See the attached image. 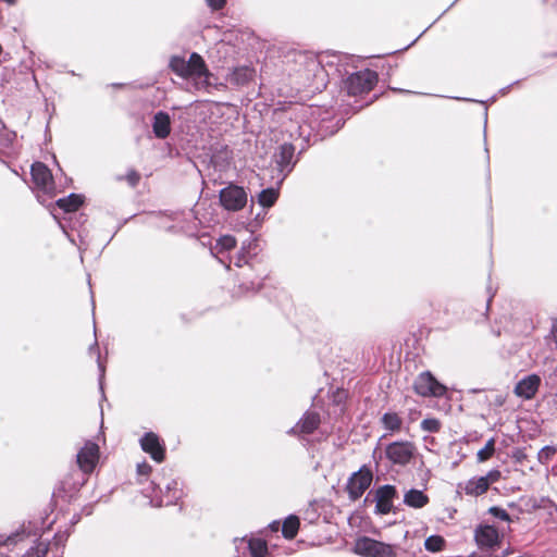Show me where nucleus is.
I'll return each instance as SVG.
<instances>
[{
    "mask_svg": "<svg viewBox=\"0 0 557 557\" xmlns=\"http://www.w3.org/2000/svg\"><path fill=\"white\" fill-rule=\"evenodd\" d=\"M170 69L177 76L185 79L203 78L201 82L196 83L197 88H208L211 85L209 78L212 74L210 73L203 58L197 52H193L188 60H185L184 57H172L170 60Z\"/></svg>",
    "mask_w": 557,
    "mask_h": 557,
    "instance_id": "1",
    "label": "nucleus"
},
{
    "mask_svg": "<svg viewBox=\"0 0 557 557\" xmlns=\"http://www.w3.org/2000/svg\"><path fill=\"white\" fill-rule=\"evenodd\" d=\"M379 76L375 71L366 69L356 72L345 81V88L350 96L369 94L377 84Z\"/></svg>",
    "mask_w": 557,
    "mask_h": 557,
    "instance_id": "2",
    "label": "nucleus"
},
{
    "mask_svg": "<svg viewBox=\"0 0 557 557\" xmlns=\"http://www.w3.org/2000/svg\"><path fill=\"white\" fill-rule=\"evenodd\" d=\"M354 553L362 557H396V550L393 545L368 536H361L356 540Z\"/></svg>",
    "mask_w": 557,
    "mask_h": 557,
    "instance_id": "3",
    "label": "nucleus"
},
{
    "mask_svg": "<svg viewBox=\"0 0 557 557\" xmlns=\"http://www.w3.org/2000/svg\"><path fill=\"white\" fill-rule=\"evenodd\" d=\"M220 203L227 211H239L247 203V193L243 187L230 184L221 189Z\"/></svg>",
    "mask_w": 557,
    "mask_h": 557,
    "instance_id": "4",
    "label": "nucleus"
},
{
    "mask_svg": "<svg viewBox=\"0 0 557 557\" xmlns=\"http://www.w3.org/2000/svg\"><path fill=\"white\" fill-rule=\"evenodd\" d=\"M32 182L35 187L47 195H53L55 184L50 169L42 162H35L30 168Z\"/></svg>",
    "mask_w": 557,
    "mask_h": 557,
    "instance_id": "5",
    "label": "nucleus"
},
{
    "mask_svg": "<svg viewBox=\"0 0 557 557\" xmlns=\"http://www.w3.org/2000/svg\"><path fill=\"white\" fill-rule=\"evenodd\" d=\"M413 388L423 397H442L446 393V386L441 384L430 372H423L416 379Z\"/></svg>",
    "mask_w": 557,
    "mask_h": 557,
    "instance_id": "6",
    "label": "nucleus"
},
{
    "mask_svg": "<svg viewBox=\"0 0 557 557\" xmlns=\"http://www.w3.org/2000/svg\"><path fill=\"white\" fill-rule=\"evenodd\" d=\"M416 451V447L410 442H394L386 448L387 458L396 465L405 466L410 462Z\"/></svg>",
    "mask_w": 557,
    "mask_h": 557,
    "instance_id": "7",
    "label": "nucleus"
},
{
    "mask_svg": "<svg viewBox=\"0 0 557 557\" xmlns=\"http://www.w3.org/2000/svg\"><path fill=\"white\" fill-rule=\"evenodd\" d=\"M372 472L367 468H361L354 473L347 484V491L351 499L359 498L371 485Z\"/></svg>",
    "mask_w": 557,
    "mask_h": 557,
    "instance_id": "8",
    "label": "nucleus"
},
{
    "mask_svg": "<svg viewBox=\"0 0 557 557\" xmlns=\"http://www.w3.org/2000/svg\"><path fill=\"white\" fill-rule=\"evenodd\" d=\"M99 459V447L97 444L87 442L77 454V465L85 473H90Z\"/></svg>",
    "mask_w": 557,
    "mask_h": 557,
    "instance_id": "9",
    "label": "nucleus"
},
{
    "mask_svg": "<svg viewBox=\"0 0 557 557\" xmlns=\"http://www.w3.org/2000/svg\"><path fill=\"white\" fill-rule=\"evenodd\" d=\"M541 377L536 374L528 375L517 383L515 394L523 399H532L539 391Z\"/></svg>",
    "mask_w": 557,
    "mask_h": 557,
    "instance_id": "10",
    "label": "nucleus"
},
{
    "mask_svg": "<svg viewBox=\"0 0 557 557\" xmlns=\"http://www.w3.org/2000/svg\"><path fill=\"white\" fill-rule=\"evenodd\" d=\"M475 541L480 546L493 547L499 543V534L496 528L481 524L475 530Z\"/></svg>",
    "mask_w": 557,
    "mask_h": 557,
    "instance_id": "11",
    "label": "nucleus"
},
{
    "mask_svg": "<svg viewBox=\"0 0 557 557\" xmlns=\"http://www.w3.org/2000/svg\"><path fill=\"white\" fill-rule=\"evenodd\" d=\"M143 449L150 454L153 460L161 462L164 459V450L154 433H147L140 441Z\"/></svg>",
    "mask_w": 557,
    "mask_h": 557,
    "instance_id": "12",
    "label": "nucleus"
},
{
    "mask_svg": "<svg viewBox=\"0 0 557 557\" xmlns=\"http://www.w3.org/2000/svg\"><path fill=\"white\" fill-rule=\"evenodd\" d=\"M152 131L157 138L164 139L171 133V119L166 112L159 111L153 116Z\"/></svg>",
    "mask_w": 557,
    "mask_h": 557,
    "instance_id": "13",
    "label": "nucleus"
},
{
    "mask_svg": "<svg viewBox=\"0 0 557 557\" xmlns=\"http://www.w3.org/2000/svg\"><path fill=\"white\" fill-rule=\"evenodd\" d=\"M395 488L391 485H385L376 492V510L380 513H388L392 509V500L395 496Z\"/></svg>",
    "mask_w": 557,
    "mask_h": 557,
    "instance_id": "14",
    "label": "nucleus"
},
{
    "mask_svg": "<svg viewBox=\"0 0 557 557\" xmlns=\"http://www.w3.org/2000/svg\"><path fill=\"white\" fill-rule=\"evenodd\" d=\"M85 198L79 194H71L55 201V206L65 213L76 212L83 205Z\"/></svg>",
    "mask_w": 557,
    "mask_h": 557,
    "instance_id": "15",
    "label": "nucleus"
},
{
    "mask_svg": "<svg viewBox=\"0 0 557 557\" xmlns=\"http://www.w3.org/2000/svg\"><path fill=\"white\" fill-rule=\"evenodd\" d=\"M459 490H462L469 496H480L487 492L488 487L486 481L480 478H472L468 480L463 485L459 484Z\"/></svg>",
    "mask_w": 557,
    "mask_h": 557,
    "instance_id": "16",
    "label": "nucleus"
},
{
    "mask_svg": "<svg viewBox=\"0 0 557 557\" xmlns=\"http://www.w3.org/2000/svg\"><path fill=\"white\" fill-rule=\"evenodd\" d=\"M255 76V69L249 66H239L233 71L231 75V82L235 85L244 86L252 82Z\"/></svg>",
    "mask_w": 557,
    "mask_h": 557,
    "instance_id": "17",
    "label": "nucleus"
},
{
    "mask_svg": "<svg viewBox=\"0 0 557 557\" xmlns=\"http://www.w3.org/2000/svg\"><path fill=\"white\" fill-rule=\"evenodd\" d=\"M404 502L413 508H422L429 503V497L419 490H410L405 494Z\"/></svg>",
    "mask_w": 557,
    "mask_h": 557,
    "instance_id": "18",
    "label": "nucleus"
},
{
    "mask_svg": "<svg viewBox=\"0 0 557 557\" xmlns=\"http://www.w3.org/2000/svg\"><path fill=\"white\" fill-rule=\"evenodd\" d=\"M295 153V147L292 144H283L280 146L278 154L276 157V163L281 170L288 166Z\"/></svg>",
    "mask_w": 557,
    "mask_h": 557,
    "instance_id": "19",
    "label": "nucleus"
},
{
    "mask_svg": "<svg viewBox=\"0 0 557 557\" xmlns=\"http://www.w3.org/2000/svg\"><path fill=\"white\" fill-rule=\"evenodd\" d=\"M278 198V191L274 188H267L260 191L258 195V202L263 208H270L274 206Z\"/></svg>",
    "mask_w": 557,
    "mask_h": 557,
    "instance_id": "20",
    "label": "nucleus"
},
{
    "mask_svg": "<svg viewBox=\"0 0 557 557\" xmlns=\"http://www.w3.org/2000/svg\"><path fill=\"white\" fill-rule=\"evenodd\" d=\"M299 529V519L296 516H289L285 519L282 528L283 535L286 539H294Z\"/></svg>",
    "mask_w": 557,
    "mask_h": 557,
    "instance_id": "21",
    "label": "nucleus"
},
{
    "mask_svg": "<svg viewBox=\"0 0 557 557\" xmlns=\"http://www.w3.org/2000/svg\"><path fill=\"white\" fill-rule=\"evenodd\" d=\"M382 423L389 431H398L401 426V419L397 413L388 412L382 418Z\"/></svg>",
    "mask_w": 557,
    "mask_h": 557,
    "instance_id": "22",
    "label": "nucleus"
},
{
    "mask_svg": "<svg viewBox=\"0 0 557 557\" xmlns=\"http://www.w3.org/2000/svg\"><path fill=\"white\" fill-rule=\"evenodd\" d=\"M248 545L253 557H263L268 552L267 543L261 539H252Z\"/></svg>",
    "mask_w": 557,
    "mask_h": 557,
    "instance_id": "23",
    "label": "nucleus"
},
{
    "mask_svg": "<svg viewBox=\"0 0 557 557\" xmlns=\"http://www.w3.org/2000/svg\"><path fill=\"white\" fill-rule=\"evenodd\" d=\"M424 545L429 552L437 553L444 549L445 540L440 535H432L425 540Z\"/></svg>",
    "mask_w": 557,
    "mask_h": 557,
    "instance_id": "24",
    "label": "nucleus"
},
{
    "mask_svg": "<svg viewBox=\"0 0 557 557\" xmlns=\"http://www.w3.org/2000/svg\"><path fill=\"white\" fill-rule=\"evenodd\" d=\"M320 419L317 413H308L301 422V431L305 433H311L319 425Z\"/></svg>",
    "mask_w": 557,
    "mask_h": 557,
    "instance_id": "25",
    "label": "nucleus"
},
{
    "mask_svg": "<svg viewBox=\"0 0 557 557\" xmlns=\"http://www.w3.org/2000/svg\"><path fill=\"white\" fill-rule=\"evenodd\" d=\"M494 451H495V440L491 438L487 441L485 446L478 451V454H476L478 461L484 462V461L488 460L494 455Z\"/></svg>",
    "mask_w": 557,
    "mask_h": 557,
    "instance_id": "26",
    "label": "nucleus"
},
{
    "mask_svg": "<svg viewBox=\"0 0 557 557\" xmlns=\"http://www.w3.org/2000/svg\"><path fill=\"white\" fill-rule=\"evenodd\" d=\"M237 245V240L232 235H224L220 237L216 242V246L220 248V252L230 251L234 249Z\"/></svg>",
    "mask_w": 557,
    "mask_h": 557,
    "instance_id": "27",
    "label": "nucleus"
},
{
    "mask_svg": "<svg viewBox=\"0 0 557 557\" xmlns=\"http://www.w3.org/2000/svg\"><path fill=\"white\" fill-rule=\"evenodd\" d=\"M140 178V173L135 169L128 170L125 176L119 177L120 181L124 180L131 187H136L139 184Z\"/></svg>",
    "mask_w": 557,
    "mask_h": 557,
    "instance_id": "28",
    "label": "nucleus"
},
{
    "mask_svg": "<svg viewBox=\"0 0 557 557\" xmlns=\"http://www.w3.org/2000/svg\"><path fill=\"white\" fill-rule=\"evenodd\" d=\"M421 428L425 432H438L441 429V421L435 418L424 419L421 422Z\"/></svg>",
    "mask_w": 557,
    "mask_h": 557,
    "instance_id": "29",
    "label": "nucleus"
},
{
    "mask_svg": "<svg viewBox=\"0 0 557 557\" xmlns=\"http://www.w3.org/2000/svg\"><path fill=\"white\" fill-rule=\"evenodd\" d=\"M556 454V448L553 447V446H545L543 447L539 454H537V459L541 463H546L548 462L552 457Z\"/></svg>",
    "mask_w": 557,
    "mask_h": 557,
    "instance_id": "30",
    "label": "nucleus"
},
{
    "mask_svg": "<svg viewBox=\"0 0 557 557\" xmlns=\"http://www.w3.org/2000/svg\"><path fill=\"white\" fill-rule=\"evenodd\" d=\"M488 512L492 513L494 517L499 518L504 521H510V517L507 513V511L499 507H491L488 509Z\"/></svg>",
    "mask_w": 557,
    "mask_h": 557,
    "instance_id": "31",
    "label": "nucleus"
},
{
    "mask_svg": "<svg viewBox=\"0 0 557 557\" xmlns=\"http://www.w3.org/2000/svg\"><path fill=\"white\" fill-rule=\"evenodd\" d=\"M482 478L486 481L487 487H490V484L495 483L500 479V472L498 470H491L486 475Z\"/></svg>",
    "mask_w": 557,
    "mask_h": 557,
    "instance_id": "32",
    "label": "nucleus"
},
{
    "mask_svg": "<svg viewBox=\"0 0 557 557\" xmlns=\"http://www.w3.org/2000/svg\"><path fill=\"white\" fill-rule=\"evenodd\" d=\"M552 343H554L557 346V319L554 320L550 330V335L547 337V345L549 346L552 345Z\"/></svg>",
    "mask_w": 557,
    "mask_h": 557,
    "instance_id": "33",
    "label": "nucleus"
},
{
    "mask_svg": "<svg viewBox=\"0 0 557 557\" xmlns=\"http://www.w3.org/2000/svg\"><path fill=\"white\" fill-rule=\"evenodd\" d=\"M206 1H207L208 5L213 11L222 10L226 4V0H206Z\"/></svg>",
    "mask_w": 557,
    "mask_h": 557,
    "instance_id": "34",
    "label": "nucleus"
},
{
    "mask_svg": "<svg viewBox=\"0 0 557 557\" xmlns=\"http://www.w3.org/2000/svg\"><path fill=\"white\" fill-rule=\"evenodd\" d=\"M8 4L13 5L17 2V0H4Z\"/></svg>",
    "mask_w": 557,
    "mask_h": 557,
    "instance_id": "35",
    "label": "nucleus"
},
{
    "mask_svg": "<svg viewBox=\"0 0 557 557\" xmlns=\"http://www.w3.org/2000/svg\"><path fill=\"white\" fill-rule=\"evenodd\" d=\"M277 525H278V523H274V524H272V528H273L274 530H277Z\"/></svg>",
    "mask_w": 557,
    "mask_h": 557,
    "instance_id": "36",
    "label": "nucleus"
}]
</instances>
